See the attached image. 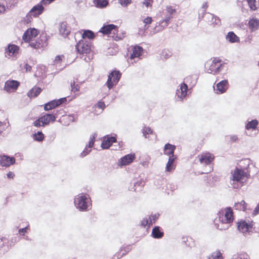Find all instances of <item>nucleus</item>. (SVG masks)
I'll list each match as a JSON object with an SVG mask.
<instances>
[{"mask_svg": "<svg viewBox=\"0 0 259 259\" xmlns=\"http://www.w3.org/2000/svg\"><path fill=\"white\" fill-rule=\"evenodd\" d=\"M233 212L231 207H227L222 209L218 213V218L215 219V222L218 221L220 223L218 224V228L220 230H225L229 228V224L233 221Z\"/></svg>", "mask_w": 259, "mask_h": 259, "instance_id": "f257e3e1", "label": "nucleus"}, {"mask_svg": "<svg viewBox=\"0 0 259 259\" xmlns=\"http://www.w3.org/2000/svg\"><path fill=\"white\" fill-rule=\"evenodd\" d=\"M247 174L241 169L236 168L232 170L230 177V183L234 189L240 188L245 178H247Z\"/></svg>", "mask_w": 259, "mask_h": 259, "instance_id": "f03ea898", "label": "nucleus"}, {"mask_svg": "<svg viewBox=\"0 0 259 259\" xmlns=\"http://www.w3.org/2000/svg\"><path fill=\"white\" fill-rule=\"evenodd\" d=\"M74 203L77 209L82 211L89 210L92 205L89 195L84 193H80L75 196Z\"/></svg>", "mask_w": 259, "mask_h": 259, "instance_id": "7ed1b4c3", "label": "nucleus"}, {"mask_svg": "<svg viewBox=\"0 0 259 259\" xmlns=\"http://www.w3.org/2000/svg\"><path fill=\"white\" fill-rule=\"evenodd\" d=\"M209 65L208 68H206L207 71L209 73L215 74L220 72L222 70L223 64L221 63V60L219 58H214L212 61L207 63Z\"/></svg>", "mask_w": 259, "mask_h": 259, "instance_id": "20e7f679", "label": "nucleus"}, {"mask_svg": "<svg viewBox=\"0 0 259 259\" xmlns=\"http://www.w3.org/2000/svg\"><path fill=\"white\" fill-rule=\"evenodd\" d=\"M121 77V73L119 71H112L108 76L106 82L108 88L110 90L113 86L116 85Z\"/></svg>", "mask_w": 259, "mask_h": 259, "instance_id": "39448f33", "label": "nucleus"}, {"mask_svg": "<svg viewBox=\"0 0 259 259\" xmlns=\"http://www.w3.org/2000/svg\"><path fill=\"white\" fill-rule=\"evenodd\" d=\"M91 42L89 40L81 39L75 46L76 51L79 54H88L91 51Z\"/></svg>", "mask_w": 259, "mask_h": 259, "instance_id": "423d86ee", "label": "nucleus"}, {"mask_svg": "<svg viewBox=\"0 0 259 259\" xmlns=\"http://www.w3.org/2000/svg\"><path fill=\"white\" fill-rule=\"evenodd\" d=\"M187 91V85L185 82L181 83L179 88L176 90V100L178 101H182L186 97Z\"/></svg>", "mask_w": 259, "mask_h": 259, "instance_id": "0eeeda50", "label": "nucleus"}, {"mask_svg": "<svg viewBox=\"0 0 259 259\" xmlns=\"http://www.w3.org/2000/svg\"><path fill=\"white\" fill-rule=\"evenodd\" d=\"M199 162L203 165H209L214 160V156L213 154L204 152L197 156Z\"/></svg>", "mask_w": 259, "mask_h": 259, "instance_id": "6e6552de", "label": "nucleus"}, {"mask_svg": "<svg viewBox=\"0 0 259 259\" xmlns=\"http://www.w3.org/2000/svg\"><path fill=\"white\" fill-rule=\"evenodd\" d=\"M42 4L40 3V4H38L37 5L34 6L31 10L29 11V13L26 16L27 19L25 20V21L27 23H28L30 21V17L31 15L34 17H37L42 13L44 11V7L42 6Z\"/></svg>", "mask_w": 259, "mask_h": 259, "instance_id": "1a4fd4ad", "label": "nucleus"}, {"mask_svg": "<svg viewBox=\"0 0 259 259\" xmlns=\"http://www.w3.org/2000/svg\"><path fill=\"white\" fill-rule=\"evenodd\" d=\"M19 48L17 45L9 44L5 49V54L7 58H16L19 53Z\"/></svg>", "mask_w": 259, "mask_h": 259, "instance_id": "9d476101", "label": "nucleus"}, {"mask_svg": "<svg viewBox=\"0 0 259 259\" xmlns=\"http://www.w3.org/2000/svg\"><path fill=\"white\" fill-rule=\"evenodd\" d=\"M38 34V31L35 28H29L24 33L22 38L25 41L27 42L31 39H35Z\"/></svg>", "mask_w": 259, "mask_h": 259, "instance_id": "9b49d317", "label": "nucleus"}, {"mask_svg": "<svg viewBox=\"0 0 259 259\" xmlns=\"http://www.w3.org/2000/svg\"><path fill=\"white\" fill-rule=\"evenodd\" d=\"M66 101V98H62L58 100H52L45 105L44 109L46 111L52 110L61 105Z\"/></svg>", "mask_w": 259, "mask_h": 259, "instance_id": "f8f14e48", "label": "nucleus"}, {"mask_svg": "<svg viewBox=\"0 0 259 259\" xmlns=\"http://www.w3.org/2000/svg\"><path fill=\"white\" fill-rule=\"evenodd\" d=\"M20 83L18 81L11 80H7L5 84L4 90L7 92H11L16 90Z\"/></svg>", "mask_w": 259, "mask_h": 259, "instance_id": "ddd939ff", "label": "nucleus"}, {"mask_svg": "<svg viewBox=\"0 0 259 259\" xmlns=\"http://www.w3.org/2000/svg\"><path fill=\"white\" fill-rule=\"evenodd\" d=\"M15 159L13 157L3 155L0 157V165L2 166L8 167L14 164Z\"/></svg>", "mask_w": 259, "mask_h": 259, "instance_id": "4468645a", "label": "nucleus"}, {"mask_svg": "<svg viewBox=\"0 0 259 259\" xmlns=\"http://www.w3.org/2000/svg\"><path fill=\"white\" fill-rule=\"evenodd\" d=\"M135 158V155L134 154L126 155L118 160L117 164L120 166L129 164L133 161Z\"/></svg>", "mask_w": 259, "mask_h": 259, "instance_id": "2eb2a0df", "label": "nucleus"}, {"mask_svg": "<svg viewBox=\"0 0 259 259\" xmlns=\"http://www.w3.org/2000/svg\"><path fill=\"white\" fill-rule=\"evenodd\" d=\"M57 113L53 114H46L40 117L42 121V126H45L48 125L51 122H54L55 121L57 118Z\"/></svg>", "mask_w": 259, "mask_h": 259, "instance_id": "dca6fc26", "label": "nucleus"}, {"mask_svg": "<svg viewBox=\"0 0 259 259\" xmlns=\"http://www.w3.org/2000/svg\"><path fill=\"white\" fill-rule=\"evenodd\" d=\"M228 87L227 80H223L218 83L216 85V91L217 94H223L226 92Z\"/></svg>", "mask_w": 259, "mask_h": 259, "instance_id": "f3484780", "label": "nucleus"}, {"mask_svg": "<svg viewBox=\"0 0 259 259\" xmlns=\"http://www.w3.org/2000/svg\"><path fill=\"white\" fill-rule=\"evenodd\" d=\"M143 51V48L139 46H135L133 48V53L131 54L130 59L131 60H134V62H137L140 56L141 55Z\"/></svg>", "mask_w": 259, "mask_h": 259, "instance_id": "a211bd4d", "label": "nucleus"}, {"mask_svg": "<svg viewBox=\"0 0 259 259\" xmlns=\"http://www.w3.org/2000/svg\"><path fill=\"white\" fill-rule=\"evenodd\" d=\"M252 226L251 223H248L245 221H241L238 223V229L243 233L247 232L249 228H252Z\"/></svg>", "mask_w": 259, "mask_h": 259, "instance_id": "6ab92c4d", "label": "nucleus"}, {"mask_svg": "<svg viewBox=\"0 0 259 259\" xmlns=\"http://www.w3.org/2000/svg\"><path fill=\"white\" fill-rule=\"evenodd\" d=\"M70 27L66 22L61 23L59 28L60 34L64 37L67 36L70 32Z\"/></svg>", "mask_w": 259, "mask_h": 259, "instance_id": "aec40b11", "label": "nucleus"}, {"mask_svg": "<svg viewBox=\"0 0 259 259\" xmlns=\"http://www.w3.org/2000/svg\"><path fill=\"white\" fill-rule=\"evenodd\" d=\"M175 149V146L167 143L165 145L164 148V154L165 155L169 156V157L171 156H175L174 154Z\"/></svg>", "mask_w": 259, "mask_h": 259, "instance_id": "412c9836", "label": "nucleus"}, {"mask_svg": "<svg viewBox=\"0 0 259 259\" xmlns=\"http://www.w3.org/2000/svg\"><path fill=\"white\" fill-rule=\"evenodd\" d=\"M176 158L177 157L176 156H171L169 157L168 160L166 165V171L170 172L175 169V167L174 165V161Z\"/></svg>", "mask_w": 259, "mask_h": 259, "instance_id": "4be33fe9", "label": "nucleus"}, {"mask_svg": "<svg viewBox=\"0 0 259 259\" xmlns=\"http://www.w3.org/2000/svg\"><path fill=\"white\" fill-rule=\"evenodd\" d=\"M226 39L231 43L239 42L240 38L233 32L230 31L226 36Z\"/></svg>", "mask_w": 259, "mask_h": 259, "instance_id": "5701e85b", "label": "nucleus"}, {"mask_svg": "<svg viewBox=\"0 0 259 259\" xmlns=\"http://www.w3.org/2000/svg\"><path fill=\"white\" fill-rule=\"evenodd\" d=\"M249 29L251 31H255L259 27V20L253 17L251 18L248 23Z\"/></svg>", "mask_w": 259, "mask_h": 259, "instance_id": "b1692460", "label": "nucleus"}, {"mask_svg": "<svg viewBox=\"0 0 259 259\" xmlns=\"http://www.w3.org/2000/svg\"><path fill=\"white\" fill-rule=\"evenodd\" d=\"M116 26L113 24H108L103 26L99 30V32H101L104 34H108L111 33V30L115 29Z\"/></svg>", "mask_w": 259, "mask_h": 259, "instance_id": "393cba45", "label": "nucleus"}, {"mask_svg": "<svg viewBox=\"0 0 259 259\" xmlns=\"http://www.w3.org/2000/svg\"><path fill=\"white\" fill-rule=\"evenodd\" d=\"M207 18L208 20L211 19V21L209 22L213 25H219L221 24V20L219 18L213 14L208 13Z\"/></svg>", "mask_w": 259, "mask_h": 259, "instance_id": "a878e982", "label": "nucleus"}, {"mask_svg": "<svg viewBox=\"0 0 259 259\" xmlns=\"http://www.w3.org/2000/svg\"><path fill=\"white\" fill-rule=\"evenodd\" d=\"M258 124V122L256 119L252 120L251 121H249L246 123L245 125V128L247 130H254L256 129Z\"/></svg>", "mask_w": 259, "mask_h": 259, "instance_id": "bb28decb", "label": "nucleus"}, {"mask_svg": "<svg viewBox=\"0 0 259 259\" xmlns=\"http://www.w3.org/2000/svg\"><path fill=\"white\" fill-rule=\"evenodd\" d=\"M152 235L154 238H160L163 236V233L160 230L159 227H155L152 230Z\"/></svg>", "mask_w": 259, "mask_h": 259, "instance_id": "cd10ccee", "label": "nucleus"}, {"mask_svg": "<svg viewBox=\"0 0 259 259\" xmlns=\"http://www.w3.org/2000/svg\"><path fill=\"white\" fill-rule=\"evenodd\" d=\"M41 89L40 88L36 87L32 89L28 93V96L30 98L35 97L38 96L41 92Z\"/></svg>", "mask_w": 259, "mask_h": 259, "instance_id": "c85d7f7f", "label": "nucleus"}, {"mask_svg": "<svg viewBox=\"0 0 259 259\" xmlns=\"http://www.w3.org/2000/svg\"><path fill=\"white\" fill-rule=\"evenodd\" d=\"M82 39L85 40L86 38L93 39L94 36V33L93 31L90 30H84L83 33L81 34Z\"/></svg>", "mask_w": 259, "mask_h": 259, "instance_id": "c756f323", "label": "nucleus"}, {"mask_svg": "<svg viewBox=\"0 0 259 259\" xmlns=\"http://www.w3.org/2000/svg\"><path fill=\"white\" fill-rule=\"evenodd\" d=\"M246 1L251 10L255 11L259 7V4L256 0H246Z\"/></svg>", "mask_w": 259, "mask_h": 259, "instance_id": "7c9ffc66", "label": "nucleus"}, {"mask_svg": "<svg viewBox=\"0 0 259 259\" xmlns=\"http://www.w3.org/2000/svg\"><path fill=\"white\" fill-rule=\"evenodd\" d=\"M94 3L97 8H103L108 5L107 0H94Z\"/></svg>", "mask_w": 259, "mask_h": 259, "instance_id": "2f4dec72", "label": "nucleus"}, {"mask_svg": "<svg viewBox=\"0 0 259 259\" xmlns=\"http://www.w3.org/2000/svg\"><path fill=\"white\" fill-rule=\"evenodd\" d=\"M246 203L244 200H242L240 202L236 203L234 207L237 210L244 211L246 209Z\"/></svg>", "mask_w": 259, "mask_h": 259, "instance_id": "473e14b6", "label": "nucleus"}, {"mask_svg": "<svg viewBox=\"0 0 259 259\" xmlns=\"http://www.w3.org/2000/svg\"><path fill=\"white\" fill-rule=\"evenodd\" d=\"M168 24V23H167L163 22V21H160L159 22L158 26L156 25L155 27V32H156L162 30L167 26Z\"/></svg>", "mask_w": 259, "mask_h": 259, "instance_id": "72a5a7b5", "label": "nucleus"}, {"mask_svg": "<svg viewBox=\"0 0 259 259\" xmlns=\"http://www.w3.org/2000/svg\"><path fill=\"white\" fill-rule=\"evenodd\" d=\"M32 138L35 141L41 142L44 139V135L41 132H37L36 133L33 134Z\"/></svg>", "mask_w": 259, "mask_h": 259, "instance_id": "f704fd0d", "label": "nucleus"}, {"mask_svg": "<svg viewBox=\"0 0 259 259\" xmlns=\"http://www.w3.org/2000/svg\"><path fill=\"white\" fill-rule=\"evenodd\" d=\"M233 259H250L249 255L245 252H241L233 256Z\"/></svg>", "mask_w": 259, "mask_h": 259, "instance_id": "c9c22d12", "label": "nucleus"}, {"mask_svg": "<svg viewBox=\"0 0 259 259\" xmlns=\"http://www.w3.org/2000/svg\"><path fill=\"white\" fill-rule=\"evenodd\" d=\"M208 259H223V257L221 252L219 250H217L212 252Z\"/></svg>", "mask_w": 259, "mask_h": 259, "instance_id": "e433bc0d", "label": "nucleus"}, {"mask_svg": "<svg viewBox=\"0 0 259 259\" xmlns=\"http://www.w3.org/2000/svg\"><path fill=\"white\" fill-rule=\"evenodd\" d=\"M38 43L40 45V49L46 47L48 45L47 38L46 36L41 35L40 38L37 39Z\"/></svg>", "mask_w": 259, "mask_h": 259, "instance_id": "4c0bfd02", "label": "nucleus"}, {"mask_svg": "<svg viewBox=\"0 0 259 259\" xmlns=\"http://www.w3.org/2000/svg\"><path fill=\"white\" fill-rule=\"evenodd\" d=\"M153 224L152 221L151 219V217H149V218H144L141 221V225L143 227H145L148 225V227H150V225H152Z\"/></svg>", "mask_w": 259, "mask_h": 259, "instance_id": "58836bf2", "label": "nucleus"}, {"mask_svg": "<svg viewBox=\"0 0 259 259\" xmlns=\"http://www.w3.org/2000/svg\"><path fill=\"white\" fill-rule=\"evenodd\" d=\"M27 42H28L29 44V46L34 49H40V46H39L40 44L38 43L37 39L35 40V39H31L30 41H28Z\"/></svg>", "mask_w": 259, "mask_h": 259, "instance_id": "ea45409f", "label": "nucleus"}, {"mask_svg": "<svg viewBox=\"0 0 259 259\" xmlns=\"http://www.w3.org/2000/svg\"><path fill=\"white\" fill-rule=\"evenodd\" d=\"M111 143L109 141V139L106 137L104 138L103 141L101 144V147L103 149H108L111 145Z\"/></svg>", "mask_w": 259, "mask_h": 259, "instance_id": "a19ab883", "label": "nucleus"}, {"mask_svg": "<svg viewBox=\"0 0 259 259\" xmlns=\"http://www.w3.org/2000/svg\"><path fill=\"white\" fill-rule=\"evenodd\" d=\"M71 91L75 93L79 90L80 86L78 84H75L74 80L71 81L70 83Z\"/></svg>", "mask_w": 259, "mask_h": 259, "instance_id": "79ce46f5", "label": "nucleus"}, {"mask_svg": "<svg viewBox=\"0 0 259 259\" xmlns=\"http://www.w3.org/2000/svg\"><path fill=\"white\" fill-rule=\"evenodd\" d=\"M97 136V135L96 133H94L91 136L90 141L88 146L89 148H92L94 146L95 140Z\"/></svg>", "mask_w": 259, "mask_h": 259, "instance_id": "37998d69", "label": "nucleus"}, {"mask_svg": "<svg viewBox=\"0 0 259 259\" xmlns=\"http://www.w3.org/2000/svg\"><path fill=\"white\" fill-rule=\"evenodd\" d=\"M152 133V130L149 127H145L143 130V135L146 138H148V137L147 136V135H149V134H150Z\"/></svg>", "mask_w": 259, "mask_h": 259, "instance_id": "c03bdc74", "label": "nucleus"}, {"mask_svg": "<svg viewBox=\"0 0 259 259\" xmlns=\"http://www.w3.org/2000/svg\"><path fill=\"white\" fill-rule=\"evenodd\" d=\"M132 3V0H119V3L123 7H126Z\"/></svg>", "mask_w": 259, "mask_h": 259, "instance_id": "a18cd8bd", "label": "nucleus"}, {"mask_svg": "<svg viewBox=\"0 0 259 259\" xmlns=\"http://www.w3.org/2000/svg\"><path fill=\"white\" fill-rule=\"evenodd\" d=\"M91 151V149H89L87 147L85 148L84 150L80 153V156L81 157H83L89 154Z\"/></svg>", "mask_w": 259, "mask_h": 259, "instance_id": "49530a36", "label": "nucleus"}, {"mask_svg": "<svg viewBox=\"0 0 259 259\" xmlns=\"http://www.w3.org/2000/svg\"><path fill=\"white\" fill-rule=\"evenodd\" d=\"M42 121L41 119V118H39L38 119L36 120L33 122L34 126L36 127H40L41 126H42Z\"/></svg>", "mask_w": 259, "mask_h": 259, "instance_id": "de8ad7c7", "label": "nucleus"}, {"mask_svg": "<svg viewBox=\"0 0 259 259\" xmlns=\"http://www.w3.org/2000/svg\"><path fill=\"white\" fill-rule=\"evenodd\" d=\"M152 22V18L150 17H147L143 20V23L145 24V27H146L147 24H150Z\"/></svg>", "mask_w": 259, "mask_h": 259, "instance_id": "09e8293b", "label": "nucleus"}, {"mask_svg": "<svg viewBox=\"0 0 259 259\" xmlns=\"http://www.w3.org/2000/svg\"><path fill=\"white\" fill-rule=\"evenodd\" d=\"M166 11L167 13L170 15L174 14L176 12V10L173 9L171 6H167L166 8Z\"/></svg>", "mask_w": 259, "mask_h": 259, "instance_id": "8fccbe9b", "label": "nucleus"}, {"mask_svg": "<svg viewBox=\"0 0 259 259\" xmlns=\"http://www.w3.org/2000/svg\"><path fill=\"white\" fill-rule=\"evenodd\" d=\"M95 106L96 107H98L99 108L102 109V110L104 109V108L105 107V105L104 102H102V101L98 102V103L97 104H96Z\"/></svg>", "mask_w": 259, "mask_h": 259, "instance_id": "3c124183", "label": "nucleus"}, {"mask_svg": "<svg viewBox=\"0 0 259 259\" xmlns=\"http://www.w3.org/2000/svg\"><path fill=\"white\" fill-rule=\"evenodd\" d=\"M28 229V226L26 227L25 228L20 229L19 230V233L24 235L25 233L27 232V230Z\"/></svg>", "mask_w": 259, "mask_h": 259, "instance_id": "603ef678", "label": "nucleus"}, {"mask_svg": "<svg viewBox=\"0 0 259 259\" xmlns=\"http://www.w3.org/2000/svg\"><path fill=\"white\" fill-rule=\"evenodd\" d=\"M6 128V124L0 121V133H1Z\"/></svg>", "mask_w": 259, "mask_h": 259, "instance_id": "864d4df0", "label": "nucleus"}, {"mask_svg": "<svg viewBox=\"0 0 259 259\" xmlns=\"http://www.w3.org/2000/svg\"><path fill=\"white\" fill-rule=\"evenodd\" d=\"M169 57V55L165 51H163L161 54V57L162 58L166 59Z\"/></svg>", "mask_w": 259, "mask_h": 259, "instance_id": "5fc2aeb1", "label": "nucleus"}, {"mask_svg": "<svg viewBox=\"0 0 259 259\" xmlns=\"http://www.w3.org/2000/svg\"><path fill=\"white\" fill-rule=\"evenodd\" d=\"M172 18V16L169 15L165 17V18L161 20L163 22H166L169 24L170 20Z\"/></svg>", "mask_w": 259, "mask_h": 259, "instance_id": "6e6d98bb", "label": "nucleus"}, {"mask_svg": "<svg viewBox=\"0 0 259 259\" xmlns=\"http://www.w3.org/2000/svg\"><path fill=\"white\" fill-rule=\"evenodd\" d=\"M152 1L153 0H145L143 2V4L145 5L147 7H148L151 6Z\"/></svg>", "mask_w": 259, "mask_h": 259, "instance_id": "4d7b16f0", "label": "nucleus"}, {"mask_svg": "<svg viewBox=\"0 0 259 259\" xmlns=\"http://www.w3.org/2000/svg\"><path fill=\"white\" fill-rule=\"evenodd\" d=\"M259 212V203H258V204L257 205V206H256V207L254 208V210H253V214L255 215H256Z\"/></svg>", "mask_w": 259, "mask_h": 259, "instance_id": "13d9d810", "label": "nucleus"}, {"mask_svg": "<svg viewBox=\"0 0 259 259\" xmlns=\"http://www.w3.org/2000/svg\"><path fill=\"white\" fill-rule=\"evenodd\" d=\"M108 139L110 142L112 144L113 143L115 142L116 139L114 137H106Z\"/></svg>", "mask_w": 259, "mask_h": 259, "instance_id": "bf43d9fd", "label": "nucleus"}, {"mask_svg": "<svg viewBox=\"0 0 259 259\" xmlns=\"http://www.w3.org/2000/svg\"><path fill=\"white\" fill-rule=\"evenodd\" d=\"M149 217H151V219L152 220V222H153V223H154V222H155V221L158 219V214H155L154 215H153L150 216Z\"/></svg>", "mask_w": 259, "mask_h": 259, "instance_id": "052dcab7", "label": "nucleus"}, {"mask_svg": "<svg viewBox=\"0 0 259 259\" xmlns=\"http://www.w3.org/2000/svg\"><path fill=\"white\" fill-rule=\"evenodd\" d=\"M230 139L232 142H236L238 140V137L236 135H231L230 136Z\"/></svg>", "mask_w": 259, "mask_h": 259, "instance_id": "680f3d73", "label": "nucleus"}, {"mask_svg": "<svg viewBox=\"0 0 259 259\" xmlns=\"http://www.w3.org/2000/svg\"><path fill=\"white\" fill-rule=\"evenodd\" d=\"M6 10L5 7L4 5H2L0 3V14H2L5 12Z\"/></svg>", "mask_w": 259, "mask_h": 259, "instance_id": "e2e57ef3", "label": "nucleus"}, {"mask_svg": "<svg viewBox=\"0 0 259 259\" xmlns=\"http://www.w3.org/2000/svg\"><path fill=\"white\" fill-rule=\"evenodd\" d=\"M7 177L8 178H9V179H13L14 177V174L13 172H11V171H9L7 175Z\"/></svg>", "mask_w": 259, "mask_h": 259, "instance_id": "0e129e2a", "label": "nucleus"}, {"mask_svg": "<svg viewBox=\"0 0 259 259\" xmlns=\"http://www.w3.org/2000/svg\"><path fill=\"white\" fill-rule=\"evenodd\" d=\"M25 69H26V71H30L31 69V67L27 64H26L25 65Z\"/></svg>", "mask_w": 259, "mask_h": 259, "instance_id": "69168bd1", "label": "nucleus"}, {"mask_svg": "<svg viewBox=\"0 0 259 259\" xmlns=\"http://www.w3.org/2000/svg\"><path fill=\"white\" fill-rule=\"evenodd\" d=\"M207 7H208L207 3V2L204 3L202 6V8L204 9V11H205V10L207 8Z\"/></svg>", "mask_w": 259, "mask_h": 259, "instance_id": "338daca9", "label": "nucleus"}, {"mask_svg": "<svg viewBox=\"0 0 259 259\" xmlns=\"http://www.w3.org/2000/svg\"><path fill=\"white\" fill-rule=\"evenodd\" d=\"M61 60V57L60 56H57L55 57V62L57 63V62L60 61Z\"/></svg>", "mask_w": 259, "mask_h": 259, "instance_id": "774afa93", "label": "nucleus"}]
</instances>
